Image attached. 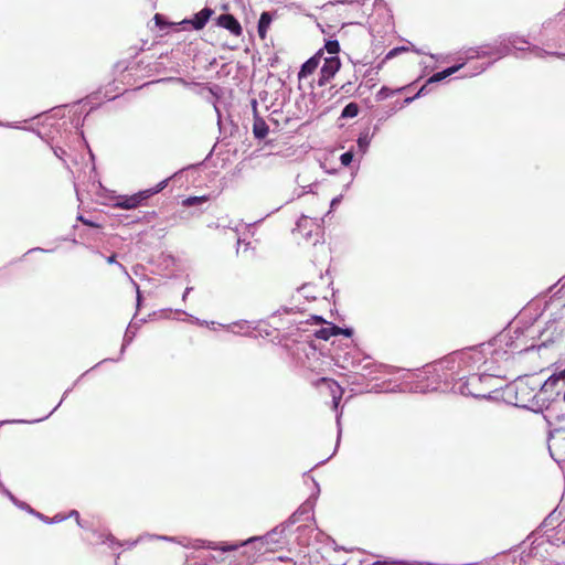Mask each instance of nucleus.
<instances>
[{"instance_id":"nucleus-1","label":"nucleus","mask_w":565,"mask_h":565,"mask_svg":"<svg viewBox=\"0 0 565 565\" xmlns=\"http://www.w3.org/2000/svg\"><path fill=\"white\" fill-rule=\"evenodd\" d=\"M339 51L340 44L337 40H331L326 43L322 57L323 64L320 70V78L318 81L320 86L330 82V79L339 72L341 67V62L338 56Z\"/></svg>"},{"instance_id":"nucleus-2","label":"nucleus","mask_w":565,"mask_h":565,"mask_svg":"<svg viewBox=\"0 0 565 565\" xmlns=\"http://www.w3.org/2000/svg\"><path fill=\"white\" fill-rule=\"evenodd\" d=\"M148 192H139L137 194H134L131 196H119L114 204L117 207L130 210L137 207L142 200L148 198Z\"/></svg>"},{"instance_id":"nucleus-3","label":"nucleus","mask_w":565,"mask_h":565,"mask_svg":"<svg viewBox=\"0 0 565 565\" xmlns=\"http://www.w3.org/2000/svg\"><path fill=\"white\" fill-rule=\"evenodd\" d=\"M323 57V50H319L312 57H310L300 68V72L298 74L299 79L305 78L312 74L320 63L322 62Z\"/></svg>"},{"instance_id":"nucleus-4","label":"nucleus","mask_w":565,"mask_h":565,"mask_svg":"<svg viewBox=\"0 0 565 565\" xmlns=\"http://www.w3.org/2000/svg\"><path fill=\"white\" fill-rule=\"evenodd\" d=\"M213 14V10L209 8L202 9L200 12H198L193 19L191 20H183L180 22V24H191L195 30H201L204 28L211 15Z\"/></svg>"},{"instance_id":"nucleus-5","label":"nucleus","mask_w":565,"mask_h":565,"mask_svg":"<svg viewBox=\"0 0 565 565\" xmlns=\"http://www.w3.org/2000/svg\"><path fill=\"white\" fill-rule=\"evenodd\" d=\"M217 24L226 30H228L232 34L238 36L242 34V26L239 22L232 14H222L217 19Z\"/></svg>"},{"instance_id":"nucleus-6","label":"nucleus","mask_w":565,"mask_h":565,"mask_svg":"<svg viewBox=\"0 0 565 565\" xmlns=\"http://www.w3.org/2000/svg\"><path fill=\"white\" fill-rule=\"evenodd\" d=\"M462 65L463 64L455 65V66L444 70L443 72H438V73L434 74L431 77H429V79L427 81V84L437 83V82L445 79L446 77H448V76L455 74L457 71H459L462 67Z\"/></svg>"},{"instance_id":"nucleus-7","label":"nucleus","mask_w":565,"mask_h":565,"mask_svg":"<svg viewBox=\"0 0 565 565\" xmlns=\"http://www.w3.org/2000/svg\"><path fill=\"white\" fill-rule=\"evenodd\" d=\"M273 21L271 14L269 12H263L260 14L258 21V34L262 39L266 38L267 30Z\"/></svg>"},{"instance_id":"nucleus-8","label":"nucleus","mask_w":565,"mask_h":565,"mask_svg":"<svg viewBox=\"0 0 565 565\" xmlns=\"http://www.w3.org/2000/svg\"><path fill=\"white\" fill-rule=\"evenodd\" d=\"M259 539L258 537H250L239 544H227V543H222L221 545L216 546H209L210 548H213V550H221L223 552H230V551H235L237 550L239 546H243V545H246V544H249L252 542H255V541H258Z\"/></svg>"},{"instance_id":"nucleus-9","label":"nucleus","mask_w":565,"mask_h":565,"mask_svg":"<svg viewBox=\"0 0 565 565\" xmlns=\"http://www.w3.org/2000/svg\"><path fill=\"white\" fill-rule=\"evenodd\" d=\"M322 381L328 383L332 394L334 407H338L339 401L341 399L342 396V388L333 381H329L327 379H322Z\"/></svg>"},{"instance_id":"nucleus-10","label":"nucleus","mask_w":565,"mask_h":565,"mask_svg":"<svg viewBox=\"0 0 565 565\" xmlns=\"http://www.w3.org/2000/svg\"><path fill=\"white\" fill-rule=\"evenodd\" d=\"M253 131H254V135H255L256 138L263 139L268 134V127H267V125L265 124L264 120L256 119L255 122H254Z\"/></svg>"},{"instance_id":"nucleus-11","label":"nucleus","mask_w":565,"mask_h":565,"mask_svg":"<svg viewBox=\"0 0 565 565\" xmlns=\"http://www.w3.org/2000/svg\"><path fill=\"white\" fill-rule=\"evenodd\" d=\"M358 114H359V106H358V104L350 103V104H348L343 108L341 117H343V118H354V117L358 116Z\"/></svg>"},{"instance_id":"nucleus-12","label":"nucleus","mask_w":565,"mask_h":565,"mask_svg":"<svg viewBox=\"0 0 565 565\" xmlns=\"http://www.w3.org/2000/svg\"><path fill=\"white\" fill-rule=\"evenodd\" d=\"M369 146H370L369 135L362 134L358 139V148L362 154H364L367 151Z\"/></svg>"},{"instance_id":"nucleus-13","label":"nucleus","mask_w":565,"mask_h":565,"mask_svg":"<svg viewBox=\"0 0 565 565\" xmlns=\"http://www.w3.org/2000/svg\"><path fill=\"white\" fill-rule=\"evenodd\" d=\"M333 330H334L333 326L328 327V328H322L319 331H317V338L322 339V340H328L334 335Z\"/></svg>"},{"instance_id":"nucleus-14","label":"nucleus","mask_w":565,"mask_h":565,"mask_svg":"<svg viewBox=\"0 0 565 565\" xmlns=\"http://www.w3.org/2000/svg\"><path fill=\"white\" fill-rule=\"evenodd\" d=\"M205 201H206L205 196H190L183 201V205L192 206V205L205 202Z\"/></svg>"},{"instance_id":"nucleus-15","label":"nucleus","mask_w":565,"mask_h":565,"mask_svg":"<svg viewBox=\"0 0 565 565\" xmlns=\"http://www.w3.org/2000/svg\"><path fill=\"white\" fill-rule=\"evenodd\" d=\"M394 94V90L390 89L388 87H382L377 94H376V100H384L387 97L392 96Z\"/></svg>"},{"instance_id":"nucleus-16","label":"nucleus","mask_w":565,"mask_h":565,"mask_svg":"<svg viewBox=\"0 0 565 565\" xmlns=\"http://www.w3.org/2000/svg\"><path fill=\"white\" fill-rule=\"evenodd\" d=\"M563 377H565V370L558 376H551L543 385V390H546L548 386L556 384Z\"/></svg>"},{"instance_id":"nucleus-17","label":"nucleus","mask_w":565,"mask_h":565,"mask_svg":"<svg viewBox=\"0 0 565 565\" xmlns=\"http://www.w3.org/2000/svg\"><path fill=\"white\" fill-rule=\"evenodd\" d=\"M353 160V152L348 151L341 154L340 161L343 166L348 167Z\"/></svg>"},{"instance_id":"nucleus-18","label":"nucleus","mask_w":565,"mask_h":565,"mask_svg":"<svg viewBox=\"0 0 565 565\" xmlns=\"http://www.w3.org/2000/svg\"><path fill=\"white\" fill-rule=\"evenodd\" d=\"M333 330L334 331V335H338V334H343L345 337H351L352 335V330L351 329H342L340 327H337V326H333Z\"/></svg>"},{"instance_id":"nucleus-19","label":"nucleus","mask_w":565,"mask_h":565,"mask_svg":"<svg viewBox=\"0 0 565 565\" xmlns=\"http://www.w3.org/2000/svg\"><path fill=\"white\" fill-rule=\"evenodd\" d=\"M342 201V195L335 196L330 203V211L328 214Z\"/></svg>"},{"instance_id":"nucleus-20","label":"nucleus","mask_w":565,"mask_h":565,"mask_svg":"<svg viewBox=\"0 0 565 565\" xmlns=\"http://www.w3.org/2000/svg\"><path fill=\"white\" fill-rule=\"evenodd\" d=\"M246 322H236L234 323L233 326L230 327V329L233 331V332H236L235 331V328H239V330H243L244 327H245Z\"/></svg>"},{"instance_id":"nucleus-21","label":"nucleus","mask_w":565,"mask_h":565,"mask_svg":"<svg viewBox=\"0 0 565 565\" xmlns=\"http://www.w3.org/2000/svg\"><path fill=\"white\" fill-rule=\"evenodd\" d=\"M66 519V516H63L61 514H56L50 522H53V523H57V522H62Z\"/></svg>"},{"instance_id":"nucleus-22","label":"nucleus","mask_w":565,"mask_h":565,"mask_svg":"<svg viewBox=\"0 0 565 565\" xmlns=\"http://www.w3.org/2000/svg\"><path fill=\"white\" fill-rule=\"evenodd\" d=\"M70 516L76 518L77 524L82 526L81 520H79V514L76 510L71 511Z\"/></svg>"},{"instance_id":"nucleus-23","label":"nucleus","mask_w":565,"mask_h":565,"mask_svg":"<svg viewBox=\"0 0 565 565\" xmlns=\"http://www.w3.org/2000/svg\"><path fill=\"white\" fill-rule=\"evenodd\" d=\"M154 20H156L157 25L161 26L163 24L162 17L160 14H156Z\"/></svg>"},{"instance_id":"nucleus-24","label":"nucleus","mask_w":565,"mask_h":565,"mask_svg":"<svg viewBox=\"0 0 565 565\" xmlns=\"http://www.w3.org/2000/svg\"><path fill=\"white\" fill-rule=\"evenodd\" d=\"M166 184H167V181L161 182L153 192H159L160 190H162L166 186Z\"/></svg>"},{"instance_id":"nucleus-25","label":"nucleus","mask_w":565,"mask_h":565,"mask_svg":"<svg viewBox=\"0 0 565 565\" xmlns=\"http://www.w3.org/2000/svg\"><path fill=\"white\" fill-rule=\"evenodd\" d=\"M107 263H108V264H114V263H116V256H115V255L109 256V257L107 258Z\"/></svg>"},{"instance_id":"nucleus-26","label":"nucleus","mask_w":565,"mask_h":565,"mask_svg":"<svg viewBox=\"0 0 565 565\" xmlns=\"http://www.w3.org/2000/svg\"><path fill=\"white\" fill-rule=\"evenodd\" d=\"M132 284H134V286H135V288H136V290H137V294H138L137 300H138V303H139V302H140L139 286H138L135 281H132Z\"/></svg>"},{"instance_id":"nucleus-27","label":"nucleus","mask_w":565,"mask_h":565,"mask_svg":"<svg viewBox=\"0 0 565 565\" xmlns=\"http://www.w3.org/2000/svg\"><path fill=\"white\" fill-rule=\"evenodd\" d=\"M397 51H398V49H394V50H392V51L387 54L386 58H391V57H393V56L396 54V52H397Z\"/></svg>"},{"instance_id":"nucleus-28","label":"nucleus","mask_w":565,"mask_h":565,"mask_svg":"<svg viewBox=\"0 0 565 565\" xmlns=\"http://www.w3.org/2000/svg\"><path fill=\"white\" fill-rule=\"evenodd\" d=\"M424 90H425V86H423V87L418 90V93L415 95V97H419V96L424 95Z\"/></svg>"},{"instance_id":"nucleus-29","label":"nucleus","mask_w":565,"mask_h":565,"mask_svg":"<svg viewBox=\"0 0 565 565\" xmlns=\"http://www.w3.org/2000/svg\"><path fill=\"white\" fill-rule=\"evenodd\" d=\"M7 494L11 499V501H13L15 504H18L15 498L10 492L7 491Z\"/></svg>"},{"instance_id":"nucleus-30","label":"nucleus","mask_w":565,"mask_h":565,"mask_svg":"<svg viewBox=\"0 0 565 565\" xmlns=\"http://www.w3.org/2000/svg\"><path fill=\"white\" fill-rule=\"evenodd\" d=\"M415 98H416L415 96H414V97H407V98L405 99V103H406V104H409V103H412Z\"/></svg>"},{"instance_id":"nucleus-31","label":"nucleus","mask_w":565,"mask_h":565,"mask_svg":"<svg viewBox=\"0 0 565 565\" xmlns=\"http://www.w3.org/2000/svg\"><path fill=\"white\" fill-rule=\"evenodd\" d=\"M79 221H82L84 224H88L90 226H93L94 224L93 223H89L87 222L86 220H84L82 216L79 217Z\"/></svg>"},{"instance_id":"nucleus-32","label":"nucleus","mask_w":565,"mask_h":565,"mask_svg":"<svg viewBox=\"0 0 565 565\" xmlns=\"http://www.w3.org/2000/svg\"><path fill=\"white\" fill-rule=\"evenodd\" d=\"M469 381H470V383H473V382H476V381H480V377H478V376H472Z\"/></svg>"},{"instance_id":"nucleus-33","label":"nucleus","mask_w":565,"mask_h":565,"mask_svg":"<svg viewBox=\"0 0 565 565\" xmlns=\"http://www.w3.org/2000/svg\"><path fill=\"white\" fill-rule=\"evenodd\" d=\"M191 288H186L184 294H183V299H185V297L188 296V294L190 292Z\"/></svg>"},{"instance_id":"nucleus-34","label":"nucleus","mask_w":565,"mask_h":565,"mask_svg":"<svg viewBox=\"0 0 565 565\" xmlns=\"http://www.w3.org/2000/svg\"><path fill=\"white\" fill-rule=\"evenodd\" d=\"M195 322L200 326H203L205 323L204 321H200V319H195Z\"/></svg>"},{"instance_id":"nucleus-35","label":"nucleus","mask_w":565,"mask_h":565,"mask_svg":"<svg viewBox=\"0 0 565 565\" xmlns=\"http://www.w3.org/2000/svg\"><path fill=\"white\" fill-rule=\"evenodd\" d=\"M119 267L122 269V271H124L126 275H128V273H127L126 268H125L121 264H119Z\"/></svg>"},{"instance_id":"nucleus-36","label":"nucleus","mask_w":565,"mask_h":565,"mask_svg":"<svg viewBox=\"0 0 565 565\" xmlns=\"http://www.w3.org/2000/svg\"><path fill=\"white\" fill-rule=\"evenodd\" d=\"M162 539H163V540H167V541H174V539H173V537H168V536H163Z\"/></svg>"},{"instance_id":"nucleus-37","label":"nucleus","mask_w":565,"mask_h":565,"mask_svg":"<svg viewBox=\"0 0 565 565\" xmlns=\"http://www.w3.org/2000/svg\"><path fill=\"white\" fill-rule=\"evenodd\" d=\"M476 53H477V57H480V56L486 55V53H484V52H482V53L476 52Z\"/></svg>"},{"instance_id":"nucleus-38","label":"nucleus","mask_w":565,"mask_h":565,"mask_svg":"<svg viewBox=\"0 0 565 565\" xmlns=\"http://www.w3.org/2000/svg\"><path fill=\"white\" fill-rule=\"evenodd\" d=\"M461 393H462V394H472V392H470V391H468V390H467V391L462 390V391H461Z\"/></svg>"},{"instance_id":"nucleus-39","label":"nucleus","mask_w":565,"mask_h":565,"mask_svg":"<svg viewBox=\"0 0 565 565\" xmlns=\"http://www.w3.org/2000/svg\"><path fill=\"white\" fill-rule=\"evenodd\" d=\"M302 220H306V216H302V217L300 218V221H299V223H298V225H299V226L301 225Z\"/></svg>"}]
</instances>
